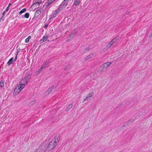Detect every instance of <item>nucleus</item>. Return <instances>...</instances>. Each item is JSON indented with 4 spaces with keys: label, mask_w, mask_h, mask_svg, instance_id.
<instances>
[{
    "label": "nucleus",
    "mask_w": 152,
    "mask_h": 152,
    "mask_svg": "<svg viewBox=\"0 0 152 152\" xmlns=\"http://www.w3.org/2000/svg\"><path fill=\"white\" fill-rule=\"evenodd\" d=\"M58 142V138L57 137H56L50 142L46 141L42 145L45 146V149L46 151H49L55 147Z\"/></svg>",
    "instance_id": "1"
},
{
    "label": "nucleus",
    "mask_w": 152,
    "mask_h": 152,
    "mask_svg": "<svg viewBox=\"0 0 152 152\" xmlns=\"http://www.w3.org/2000/svg\"><path fill=\"white\" fill-rule=\"evenodd\" d=\"M66 0H64L63 2L60 5L58 8L57 10L53 12V13L51 15L50 18L56 17L57 14L61 10L64 8L66 7Z\"/></svg>",
    "instance_id": "2"
},
{
    "label": "nucleus",
    "mask_w": 152,
    "mask_h": 152,
    "mask_svg": "<svg viewBox=\"0 0 152 152\" xmlns=\"http://www.w3.org/2000/svg\"><path fill=\"white\" fill-rule=\"evenodd\" d=\"M24 87L23 85H22L19 83V84L16 87L13 91V95H16L18 94L24 88Z\"/></svg>",
    "instance_id": "3"
},
{
    "label": "nucleus",
    "mask_w": 152,
    "mask_h": 152,
    "mask_svg": "<svg viewBox=\"0 0 152 152\" xmlns=\"http://www.w3.org/2000/svg\"><path fill=\"white\" fill-rule=\"evenodd\" d=\"M24 87L23 85H22L19 83V84L16 87L13 91V95H16L18 94L24 88Z\"/></svg>",
    "instance_id": "4"
},
{
    "label": "nucleus",
    "mask_w": 152,
    "mask_h": 152,
    "mask_svg": "<svg viewBox=\"0 0 152 152\" xmlns=\"http://www.w3.org/2000/svg\"><path fill=\"white\" fill-rule=\"evenodd\" d=\"M31 78V76L28 75L27 76H25L22 78L19 83L22 85H23L25 86V85L29 81Z\"/></svg>",
    "instance_id": "5"
},
{
    "label": "nucleus",
    "mask_w": 152,
    "mask_h": 152,
    "mask_svg": "<svg viewBox=\"0 0 152 152\" xmlns=\"http://www.w3.org/2000/svg\"><path fill=\"white\" fill-rule=\"evenodd\" d=\"M112 64V62H107L103 64L102 66H101L100 68L102 69V70L101 71L102 72L103 70L106 69L110 65Z\"/></svg>",
    "instance_id": "6"
},
{
    "label": "nucleus",
    "mask_w": 152,
    "mask_h": 152,
    "mask_svg": "<svg viewBox=\"0 0 152 152\" xmlns=\"http://www.w3.org/2000/svg\"><path fill=\"white\" fill-rule=\"evenodd\" d=\"M117 40V38L116 37L113 39L107 45L106 48L107 49H109Z\"/></svg>",
    "instance_id": "7"
},
{
    "label": "nucleus",
    "mask_w": 152,
    "mask_h": 152,
    "mask_svg": "<svg viewBox=\"0 0 152 152\" xmlns=\"http://www.w3.org/2000/svg\"><path fill=\"white\" fill-rule=\"evenodd\" d=\"M76 29L74 30L68 36V38H69L68 40H70L72 39L76 32Z\"/></svg>",
    "instance_id": "8"
},
{
    "label": "nucleus",
    "mask_w": 152,
    "mask_h": 152,
    "mask_svg": "<svg viewBox=\"0 0 152 152\" xmlns=\"http://www.w3.org/2000/svg\"><path fill=\"white\" fill-rule=\"evenodd\" d=\"M45 146H43L42 145L41 146L37 148L36 150L38 152H45L46 151L45 149Z\"/></svg>",
    "instance_id": "9"
},
{
    "label": "nucleus",
    "mask_w": 152,
    "mask_h": 152,
    "mask_svg": "<svg viewBox=\"0 0 152 152\" xmlns=\"http://www.w3.org/2000/svg\"><path fill=\"white\" fill-rule=\"evenodd\" d=\"M17 59V55H16L15 58H14L13 57L11 58L7 62V64L10 66L11 64H12L14 61H16Z\"/></svg>",
    "instance_id": "10"
},
{
    "label": "nucleus",
    "mask_w": 152,
    "mask_h": 152,
    "mask_svg": "<svg viewBox=\"0 0 152 152\" xmlns=\"http://www.w3.org/2000/svg\"><path fill=\"white\" fill-rule=\"evenodd\" d=\"M94 93L93 92H91L89 93L88 95V96H86V98L83 100V103L84 102L88 100L89 99H90L91 97H92Z\"/></svg>",
    "instance_id": "11"
},
{
    "label": "nucleus",
    "mask_w": 152,
    "mask_h": 152,
    "mask_svg": "<svg viewBox=\"0 0 152 152\" xmlns=\"http://www.w3.org/2000/svg\"><path fill=\"white\" fill-rule=\"evenodd\" d=\"M54 87V86L52 85L50 86L46 91L45 93L46 94H49L53 90Z\"/></svg>",
    "instance_id": "12"
},
{
    "label": "nucleus",
    "mask_w": 152,
    "mask_h": 152,
    "mask_svg": "<svg viewBox=\"0 0 152 152\" xmlns=\"http://www.w3.org/2000/svg\"><path fill=\"white\" fill-rule=\"evenodd\" d=\"M52 3H49V1H48L47 2H46L44 5V7H45V9H47L48 8L49 6Z\"/></svg>",
    "instance_id": "13"
},
{
    "label": "nucleus",
    "mask_w": 152,
    "mask_h": 152,
    "mask_svg": "<svg viewBox=\"0 0 152 152\" xmlns=\"http://www.w3.org/2000/svg\"><path fill=\"white\" fill-rule=\"evenodd\" d=\"M93 56V55L92 54H90L86 57L85 60H87L91 58Z\"/></svg>",
    "instance_id": "14"
},
{
    "label": "nucleus",
    "mask_w": 152,
    "mask_h": 152,
    "mask_svg": "<svg viewBox=\"0 0 152 152\" xmlns=\"http://www.w3.org/2000/svg\"><path fill=\"white\" fill-rule=\"evenodd\" d=\"M48 39V37L46 36H44L43 38L40 40L41 41H42V42H45Z\"/></svg>",
    "instance_id": "15"
},
{
    "label": "nucleus",
    "mask_w": 152,
    "mask_h": 152,
    "mask_svg": "<svg viewBox=\"0 0 152 152\" xmlns=\"http://www.w3.org/2000/svg\"><path fill=\"white\" fill-rule=\"evenodd\" d=\"M43 69L41 67L36 72V74L37 75H39L40 72L42 71V70H43Z\"/></svg>",
    "instance_id": "16"
},
{
    "label": "nucleus",
    "mask_w": 152,
    "mask_h": 152,
    "mask_svg": "<svg viewBox=\"0 0 152 152\" xmlns=\"http://www.w3.org/2000/svg\"><path fill=\"white\" fill-rule=\"evenodd\" d=\"M48 62H45L42 65V67H41V68H42L43 69V68H45V67H46V66L48 64Z\"/></svg>",
    "instance_id": "17"
},
{
    "label": "nucleus",
    "mask_w": 152,
    "mask_h": 152,
    "mask_svg": "<svg viewBox=\"0 0 152 152\" xmlns=\"http://www.w3.org/2000/svg\"><path fill=\"white\" fill-rule=\"evenodd\" d=\"M26 8H24L23 9H22V10H21L20 12H19V14L21 15L22 13H24L26 11Z\"/></svg>",
    "instance_id": "18"
},
{
    "label": "nucleus",
    "mask_w": 152,
    "mask_h": 152,
    "mask_svg": "<svg viewBox=\"0 0 152 152\" xmlns=\"http://www.w3.org/2000/svg\"><path fill=\"white\" fill-rule=\"evenodd\" d=\"M31 38V36H29L28 37L26 38L25 40V42L26 43H28L29 42V39Z\"/></svg>",
    "instance_id": "19"
},
{
    "label": "nucleus",
    "mask_w": 152,
    "mask_h": 152,
    "mask_svg": "<svg viewBox=\"0 0 152 152\" xmlns=\"http://www.w3.org/2000/svg\"><path fill=\"white\" fill-rule=\"evenodd\" d=\"M29 16V14L28 13H26L24 15V17L26 18H28Z\"/></svg>",
    "instance_id": "20"
},
{
    "label": "nucleus",
    "mask_w": 152,
    "mask_h": 152,
    "mask_svg": "<svg viewBox=\"0 0 152 152\" xmlns=\"http://www.w3.org/2000/svg\"><path fill=\"white\" fill-rule=\"evenodd\" d=\"M72 107V104H69L67 107V110H69L68 109H70Z\"/></svg>",
    "instance_id": "21"
},
{
    "label": "nucleus",
    "mask_w": 152,
    "mask_h": 152,
    "mask_svg": "<svg viewBox=\"0 0 152 152\" xmlns=\"http://www.w3.org/2000/svg\"><path fill=\"white\" fill-rule=\"evenodd\" d=\"M74 4L75 6H77L79 4L78 0H75L74 1Z\"/></svg>",
    "instance_id": "22"
},
{
    "label": "nucleus",
    "mask_w": 152,
    "mask_h": 152,
    "mask_svg": "<svg viewBox=\"0 0 152 152\" xmlns=\"http://www.w3.org/2000/svg\"><path fill=\"white\" fill-rule=\"evenodd\" d=\"M41 12L40 10H37L36 11L35 14L38 15L40 14L41 13Z\"/></svg>",
    "instance_id": "23"
},
{
    "label": "nucleus",
    "mask_w": 152,
    "mask_h": 152,
    "mask_svg": "<svg viewBox=\"0 0 152 152\" xmlns=\"http://www.w3.org/2000/svg\"><path fill=\"white\" fill-rule=\"evenodd\" d=\"M4 86V82L3 81H1L0 82V87H2Z\"/></svg>",
    "instance_id": "24"
},
{
    "label": "nucleus",
    "mask_w": 152,
    "mask_h": 152,
    "mask_svg": "<svg viewBox=\"0 0 152 152\" xmlns=\"http://www.w3.org/2000/svg\"><path fill=\"white\" fill-rule=\"evenodd\" d=\"M136 119H131L130 120H129L128 121L129 123H131V122H133Z\"/></svg>",
    "instance_id": "25"
},
{
    "label": "nucleus",
    "mask_w": 152,
    "mask_h": 152,
    "mask_svg": "<svg viewBox=\"0 0 152 152\" xmlns=\"http://www.w3.org/2000/svg\"><path fill=\"white\" fill-rule=\"evenodd\" d=\"M55 0H48L49 1V2L50 3H52L53 2H54Z\"/></svg>",
    "instance_id": "26"
},
{
    "label": "nucleus",
    "mask_w": 152,
    "mask_h": 152,
    "mask_svg": "<svg viewBox=\"0 0 152 152\" xmlns=\"http://www.w3.org/2000/svg\"><path fill=\"white\" fill-rule=\"evenodd\" d=\"M35 4H37V6H38V7H39L40 5V3L38 2H36V3H35Z\"/></svg>",
    "instance_id": "27"
},
{
    "label": "nucleus",
    "mask_w": 152,
    "mask_h": 152,
    "mask_svg": "<svg viewBox=\"0 0 152 152\" xmlns=\"http://www.w3.org/2000/svg\"><path fill=\"white\" fill-rule=\"evenodd\" d=\"M9 7H7L5 10V11H6V12H7V11H8L9 10Z\"/></svg>",
    "instance_id": "28"
},
{
    "label": "nucleus",
    "mask_w": 152,
    "mask_h": 152,
    "mask_svg": "<svg viewBox=\"0 0 152 152\" xmlns=\"http://www.w3.org/2000/svg\"><path fill=\"white\" fill-rule=\"evenodd\" d=\"M90 50V48L89 47H87L86 48V50L87 51H89V50Z\"/></svg>",
    "instance_id": "29"
},
{
    "label": "nucleus",
    "mask_w": 152,
    "mask_h": 152,
    "mask_svg": "<svg viewBox=\"0 0 152 152\" xmlns=\"http://www.w3.org/2000/svg\"><path fill=\"white\" fill-rule=\"evenodd\" d=\"M6 11L5 10V11H4L3 13V16H4L5 14V12H6Z\"/></svg>",
    "instance_id": "30"
},
{
    "label": "nucleus",
    "mask_w": 152,
    "mask_h": 152,
    "mask_svg": "<svg viewBox=\"0 0 152 152\" xmlns=\"http://www.w3.org/2000/svg\"><path fill=\"white\" fill-rule=\"evenodd\" d=\"M37 2H39V3H40H40L42 2V0H38Z\"/></svg>",
    "instance_id": "31"
},
{
    "label": "nucleus",
    "mask_w": 152,
    "mask_h": 152,
    "mask_svg": "<svg viewBox=\"0 0 152 152\" xmlns=\"http://www.w3.org/2000/svg\"><path fill=\"white\" fill-rule=\"evenodd\" d=\"M11 5H12V4L11 3H9V4L8 6V7H9Z\"/></svg>",
    "instance_id": "32"
},
{
    "label": "nucleus",
    "mask_w": 152,
    "mask_h": 152,
    "mask_svg": "<svg viewBox=\"0 0 152 152\" xmlns=\"http://www.w3.org/2000/svg\"><path fill=\"white\" fill-rule=\"evenodd\" d=\"M48 25H46L45 26V28H46L48 27Z\"/></svg>",
    "instance_id": "33"
},
{
    "label": "nucleus",
    "mask_w": 152,
    "mask_h": 152,
    "mask_svg": "<svg viewBox=\"0 0 152 152\" xmlns=\"http://www.w3.org/2000/svg\"><path fill=\"white\" fill-rule=\"evenodd\" d=\"M34 152H38V151H37L36 150L35 151H34Z\"/></svg>",
    "instance_id": "34"
},
{
    "label": "nucleus",
    "mask_w": 152,
    "mask_h": 152,
    "mask_svg": "<svg viewBox=\"0 0 152 152\" xmlns=\"http://www.w3.org/2000/svg\"><path fill=\"white\" fill-rule=\"evenodd\" d=\"M151 97H152V96H151Z\"/></svg>",
    "instance_id": "35"
}]
</instances>
